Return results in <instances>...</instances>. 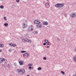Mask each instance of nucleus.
<instances>
[{"label": "nucleus", "mask_w": 76, "mask_h": 76, "mask_svg": "<svg viewBox=\"0 0 76 76\" xmlns=\"http://www.w3.org/2000/svg\"><path fill=\"white\" fill-rule=\"evenodd\" d=\"M26 51H25L24 50L21 51L20 53H26Z\"/></svg>", "instance_id": "nucleus-20"}, {"label": "nucleus", "mask_w": 76, "mask_h": 76, "mask_svg": "<svg viewBox=\"0 0 76 76\" xmlns=\"http://www.w3.org/2000/svg\"><path fill=\"white\" fill-rule=\"evenodd\" d=\"M1 60L2 62H3V61H4L6 60V59L4 58H1Z\"/></svg>", "instance_id": "nucleus-14"}, {"label": "nucleus", "mask_w": 76, "mask_h": 76, "mask_svg": "<svg viewBox=\"0 0 76 76\" xmlns=\"http://www.w3.org/2000/svg\"><path fill=\"white\" fill-rule=\"evenodd\" d=\"M4 66V65H2V68H4V66L3 67V66Z\"/></svg>", "instance_id": "nucleus-37"}, {"label": "nucleus", "mask_w": 76, "mask_h": 76, "mask_svg": "<svg viewBox=\"0 0 76 76\" xmlns=\"http://www.w3.org/2000/svg\"><path fill=\"white\" fill-rule=\"evenodd\" d=\"M23 28H26V26H27V25L25 24V23H23Z\"/></svg>", "instance_id": "nucleus-7"}, {"label": "nucleus", "mask_w": 76, "mask_h": 76, "mask_svg": "<svg viewBox=\"0 0 76 76\" xmlns=\"http://www.w3.org/2000/svg\"><path fill=\"white\" fill-rule=\"evenodd\" d=\"M16 1L17 2V3H18L19 2V0H16Z\"/></svg>", "instance_id": "nucleus-32"}, {"label": "nucleus", "mask_w": 76, "mask_h": 76, "mask_svg": "<svg viewBox=\"0 0 76 76\" xmlns=\"http://www.w3.org/2000/svg\"><path fill=\"white\" fill-rule=\"evenodd\" d=\"M3 63L2 62V60H1V58H0V63Z\"/></svg>", "instance_id": "nucleus-22"}, {"label": "nucleus", "mask_w": 76, "mask_h": 76, "mask_svg": "<svg viewBox=\"0 0 76 76\" xmlns=\"http://www.w3.org/2000/svg\"><path fill=\"white\" fill-rule=\"evenodd\" d=\"M34 24H38V23H41V22L37 20H35L34 21Z\"/></svg>", "instance_id": "nucleus-5"}, {"label": "nucleus", "mask_w": 76, "mask_h": 76, "mask_svg": "<svg viewBox=\"0 0 76 76\" xmlns=\"http://www.w3.org/2000/svg\"><path fill=\"white\" fill-rule=\"evenodd\" d=\"M57 39L58 41H60V38H59L57 37Z\"/></svg>", "instance_id": "nucleus-30"}, {"label": "nucleus", "mask_w": 76, "mask_h": 76, "mask_svg": "<svg viewBox=\"0 0 76 76\" xmlns=\"http://www.w3.org/2000/svg\"><path fill=\"white\" fill-rule=\"evenodd\" d=\"M22 41L24 42H28V39H24L22 40Z\"/></svg>", "instance_id": "nucleus-8"}, {"label": "nucleus", "mask_w": 76, "mask_h": 76, "mask_svg": "<svg viewBox=\"0 0 76 76\" xmlns=\"http://www.w3.org/2000/svg\"><path fill=\"white\" fill-rule=\"evenodd\" d=\"M73 60L74 62H76V56L75 57H74L73 58Z\"/></svg>", "instance_id": "nucleus-12"}, {"label": "nucleus", "mask_w": 76, "mask_h": 76, "mask_svg": "<svg viewBox=\"0 0 76 76\" xmlns=\"http://www.w3.org/2000/svg\"><path fill=\"white\" fill-rule=\"evenodd\" d=\"M17 70L19 75H24L25 73V70L24 69H17Z\"/></svg>", "instance_id": "nucleus-1"}, {"label": "nucleus", "mask_w": 76, "mask_h": 76, "mask_svg": "<svg viewBox=\"0 0 76 76\" xmlns=\"http://www.w3.org/2000/svg\"><path fill=\"white\" fill-rule=\"evenodd\" d=\"M47 59V58L45 57H44L43 58V60H46Z\"/></svg>", "instance_id": "nucleus-31"}, {"label": "nucleus", "mask_w": 76, "mask_h": 76, "mask_svg": "<svg viewBox=\"0 0 76 76\" xmlns=\"http://www.w3.org/2000/svg\"><path fill=\"white\" fill-rule=\"evenodd\" d=\"M33 65V64H29L28 65V66H32V65Z\"/></svg>", "instance_id": "nucleus-24"}, {"label": "nucleus", "mask_w": 76, "mask_h": 76, "mask_svg": "<svg viewBox=\"0 0 76 76\" xmlns=\"http://www.w3.org/2000/svg\"><path fill=\"white\" fill-rule=\"evenodd\" d=\"M9 51L10 52V53H11L12 52V49H10L9 50Z\"/></svg>", "instance_id": "nucleus-29"}, {"label": "nucleus", "mask_w": 76, "mask_h": 76, "mask_svg": "<svg viewBox=\"0 0 76 76\" xmlns=\"http://www.w3.org/2000/svg\"><path fill=\"white\" fill-rule=\"evenodd\" d=\"M14 65L15 66H17V64H16V63H14Z\"/></svg>", "instance_id": "nucleus-28"}, {"label": "nucleus", "mask_w": 76, "mask_h": 76, "mask_svg": "<svg viewBox=\"0 0 76 76\" xmlns=\"http://www.w3.org/2000/svg\"><path fill=\"white\" fill-rule=\"evenodd\" d=\"M27 76H29V75H27Z\"/></svg>", "instance_id": "nucleus-42"}, {"label": "nucleus", "mask_w": 76, "mask_h": 76, "mask_svg": "<svg viewBox=\"0 0 76 76\" xmlns=\"http://www.w3.org/2000/svg\"><path fill=\"white\" fill-rule=\"evenodd\" d=\"M29 69H31V66H30L29 67Z\"/></svg>", "instance_id": "nucleus-34"}, {"label": "nucleus", "mask_w": 76, "mask_h": 76, "mask_svg": "<svg viewBox=\"0 0 76 76\" xmlns=\"http://www.w3.org/2000/svg\"><path fill=\"white\" fill-rule=\"evenodd\" d=\"M4 19L5 20H7V19H6V17H4Z\"/></svg>", "instance_id": "nucleus-27"}, {"label": "nucleus", "mask_w": 76, "mask_h": 76, "mask_svg": "<svg viewBox=\"0 0 76 76\" xmlns=\"http://www.w3.org/2000/svg\"><path fill=\"white\" fill-rule=\"evenodd\" d=\"M74 50L76 51V48Z\"/></svg>", "instance_id": "nucleus-41"}, {"label": "nucleus", "mask_w": 76, "mask_h": 76, "mask_svg": "<svg viewBox=\"0 0 76 76\" xmlns=\"http://www.w3.org/2000/svg\"><path fill=\"white\" fill-rule=\"evenodd\" d=\"M9 45H11V46H13V47H15V46H16V44H15L10 43Z\"/></svg>", "instance_id": "nucleus-11"}, {"label": "nucleus", "mask_w": 76, "mask_h": 76, "mask_svg": "<svg viewBox=\"0 0 76 76\" xmlns=\"http://www.w3.org/2000/svg\"><path fill=\"white\" fill-rule=\"evenodd\" d=\"M31 40H28V42H29V43H31Z\"/></svg>", "instance_id": "nucleus-23"}, {"label": "nucleus", "mask_w": 76, "mask_h": 76, "mask_svg": "<svg viewBox=\"0 0 76 76\" xmlns=\"http://www.w3.org/2000/svg\"><path fill=\"white\" fill-rule=\"evenodd\" d=\"M0 8H1V9H3V8H4V6L3 5L1 6L0 7Z\"/></svg>", "instance_id": "nucleus-19"}, {"label": "nucleus", "mask_w": 76, "mask_h": 76, "mask_svg": "<svg viewBox=\"0 0 76 76\" xmlns=\"http://www.w3.org/2000/svg\"><path fill=\"white\" fill-rule=\"evenodd\" d=\"M43 24L44 25H48V23L47 21H44L43 22Z\"/></svg>", "instance_id": "nucleus-9"}, {"label": "nucleus", "mask_w": 76, "mask_h": 76, "mask_svg": "<svg viewBox=\"0 0 76 76\" xmlns=\"http://www.w3.org/2000/svg\"><path fill=\"white\" fill-rule=\"evenodd\" d=\"M33 29L34 27L32 26V25L28 27L27 29V31L28 32H29L31 31H33Z\"/></svg>", "instance_id": "nucleus-3"}, {"label": "nucleus", "mask_w": 76, "mask_h": 76, "mask_svg": "<svg viewBox=\"0 0 76 76\" xmlns=\"http://www.w3.org/2000/svg\"><path fill=\"white\" fill-rule=\"evenodd\" d=\"M26 23H27V20H26L25 21Z\"/></svg>", "instance_id": "nucleus-39"}, {"label": "nucleus", "mask_w": 76, "mask_h": 76, "mask_svg": "<svg viewBox=\"0 0 76 76\" xmlns=\"http://www.w3.org/2000/svg\"><path fill=\"white\" fill-rule=\"evenodd\" d=\"M43 45H46V43H44L43 44Z\"/></svg>", "instance_id": "nucleus-33"}, {"label": "nucleus", "mask_w": 76, "mask_h": 76, "mask_svg": "<svg viewBox=\"0 0 76 76\" xmlns=\"http://www.w3.org/2000/svg\"><path fill=\"white\" fill-rule=\"evenodd\" d=\"M72 5H74V4H76V2H73L72 3Z\"/></svg>", "instance_id": "nucleus-25"}, {"label": "nucleus", "mask_w": 76, "mask_h": 76, "mask_svg": "<svg viewBox=\"0 0 76 76\" xmlns=\"http://www.w3.org/2000/svg\"><path fill=\"white\" fill-rule=\"evenodd\" d=\"M2 52V49H0V53Z\"/></svg>", "instance_id": "nucleus-35"}, {"label": "nucleus", "mask_w": 76, "mask_h": 76, "mask_svg": "<svg viewBox=\"0 0 76 76\" xmlns=\"http://www.w3.org/2000/svg\"><path fill=\"white\" fill-rule=\"evenodd\" d=\"M42 69V68H41V67H39L38 68V70H41Z\"/></svg>", "instance_id": "nucleus-21"}, {"label": "nucleus", "mask_w": 76, "mask_h": 76, "mask_svg": "<svg viewBox=\"0 0 76 76\" xmlns=\"http://www.w3.org/2000/svg\"><path fill=\"white\" fill-rule=\"evenodd\" d=\"M25 55L26 56V57H28V56H29L28 54L27 53H25Z\"/></svg>", "instance_id": "nucleus-15"}, {"label": "nucleus", "mask_w": 76, "mask_h": 76, "mask_svg": "<svg viewBox=\"0 0 76 76\" xmlns=\"http://www.w3.org/2000/svg\"><path fill=\"white\" fill-rule=\"evenodd\" d=\"M64 6V3L61 4L58 3L55 5V7H56L60 8L61 7H63Z\"/></svg>", "instance_id": "nucleus-2"}, {"label": "nucleus", "mask_w": 76, "mask_h": 76, "mask_svg": "<svg viewBox=\"0 0 76 76\" xmlns=\"http://www.w3.org/2000/svg\"><path fill=\"white\" fill-rule=\"evenodd\" d=\"M64 15L66 17V16L67 15L66 14H65V15Z\"/></svg>", "instance_id": "nucleus-40"}, {"label": "nucleus", "mask_w": 76, "mask_h": 76, "mask_svg": "<svg viewBox=\"0 0 76 76\" xmlns=\"http://www.w3.org/2000/svg\"><path fill=\"white\" fill-rule=\"evenodd\" d=\"M47 1H48V0H47Z\"/></svg>", "instance_id": "nucleus-44"}, {"label": "nucleus", "mask_w": 76, "mask_h": 76, "mask_svg": "<svg viewBox=\"0 0 76 76\" xmlns=\"http://www.w3.org/2000/svg\"><path fill=\"white\" fill-rule=\"evenodd\" d=\"M19 63L20 65H23V62L22 61H19Z\"/></svg>", "instance_id": "nucleus-10"}, {"label": "nucleus", "mask_w": 76, "mask_h": 76, "mask_svg": "<svg viewBox=\"0 0 76 76\" xmlns=\"http://www.w3.org/2000/svg\"><path fill=\"white\" fill-rule=\"evenodd\" d=\"M34 33L36 35H37V34H38V32L37 31H34Z\"/></svg>", "instance_id": "nucleus-17"}, {"label": "nucleus", "mask_w": 76, "mask_h": 76, "mask_svg": "<svg viewBox=\"0 0 76 76\" xmlns=\"http://www.w3.org/2000/svg\"><path fill=\"white\" fill-rule=\"evenodd\" d=\"M73 76H76V75L74 74V75H73Z\"/></svg>", "instance_id": "nucleus-36"}, {"label": "nucleus", "mask_w": 76, "mask_h": 76, "mask_svg": "<svg viewBox=\"0 0 76 76\" xmlns=\"http://www.w3.org/2000/svg\"><path fill=\"white\" fill-rule=\"evenodd\" d=\"M24 54H23V57H24Z\"/></svg>", "instance_id": "nucleus-43"}, {"label": "nucleus", "mask_w": 76, "mask_h": 76, "mask_svg": "<svg viewBox=\"0 0 76 76\" xmlns=\"http://www.w3.org/2000/svg\"><path fill=\"white\" fill-rule=\"evenodd\" d=\"M36 26L37 28H42V23H41L40 22V23H39L36 25Z\"/></svg>", "instance_id": "nucleus-4"}, {"label": "nucleus", "mask_w": 76, "mask_h": 76, "mask_svg": "<svg viewBox=\"0 0 76 76\" xmlns=\"http://www.w3.org/2000/svg\"><path fill=\"white\" fill-rule=\"evenodd\" d=\"M61 73L63 74V75H65V73L64 72H63V71H61Z\"/></svg>", "instance_id": "nucleus-18"}, {"label": "nucleus", "mask_w": 76, "mask_h": 76, "mask_svg": "<svg viewBox=\"0 0 76 76\" xmlns=\"http://www.w3.org/2000/svg\"><path fill=\"white\" fill-rule=\"evenodd\" d=\"M3 47H4L3 44L2 43H1L0 44V47H1V48H3Z\"/></svg>", "instance_id": "nucleus-13"}, {"label": "nucleus", "mask_w": 76, "mask_h": 76, "mask_svg": "<svg viewBox=\"0 0 76 76\" xmlns=\"http://www.w3.org/2000/svg\"><path fill=\"white\" fill-rule=\"evenodd\" d=\"M4 26H8V23H5L4 24Z\"/></svg>", "instance_id": "nucleus-16"}, {"label": "nucleus", "mask_w": 76, "mask_h": 76, "mask_svg": "<svg viewBox=\"0 0 76 76\" xmlns=\"http://www.w3.org/2000/svg\"><path fill=\"white\" fill-rule=\"evenodd\" d=\"M48 46H47V48H49V47H50L49 46V45H47Z\"/></svg>", "instance_id": "nucleus-38"}, {"label": "nucleus", "mask_w": 76, "mask_h": 76, "mask_svg": "<svg viewBox=\"0 0 76 76\" xmlns=\"http://www.w3.org/2000/svg\"><path fill=\"white\" fill-rule=\"evenodd\" d=\"M45 42H46L47 45H50V43L49 41L47 39H45Z\"/></svg>", "instance_id": "nucleus-6"}, {"label": "nucleus", "mask_w": 76, "mask_h": 76, "mask_svg": "<svg viewBox=\"0 0 76 76\" xmlns=\"http://www.w3.org/2000/svg\"><path fill=\"white\" fill-rule=\"evenodd\" d=\"M48 5H49V3H47L45 4L46 6H48Z\"/></svg>", "instance_id": "nucleus-26"}]
</instances>
